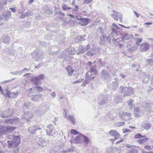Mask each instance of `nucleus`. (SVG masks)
I'll use <instances>...</instances> for the list:
<instances>
[{"mask_svg":"<svg viewBox=\"0 0 153 153\" xmlns=\"http://www.w3.org/2000/svg\"><path fill=\"white\" fill-rule=\"evenodd\" d=\"M10 140L7 141L8 147L12 149L13 153H18L19 152V145L20 141L19 136L11 135L9 136Z\"/></svg>","mask_w":153,"mask_h":153,"instance_id":"f257e3e1","label":"nucleus"},{"mask_svg":"<svg viewBox=\"0 0 153 153\" xmlns=\"http://www.w3.org/2000/svg\"><path fill=\"white\" fill-rule=\"evenodd\" d=\"M87 64L90 69L85 74L86 79L83 82L85 84L89 83L91 80H94L95 76L97 74V66H92V62L91 61H88Z\"/></svg>","mask_w":153,"mask_h":153,"instance_id":"f03ea898","label":"nucleus"},{"mask_svg":"<svg viewBox=\"0 0 153 153\" xmlns=\"http://www.w3.org/2000/svg\"><path fill=\"white\" fill-rule=\"evenodd\" d=\"M87 64L90 69L85 74L86 79L83 82L85 84L89 83L91 80H94L95 76L97 74V66H92V62L91 61H88Z\"/></svg>","mask_w":153,"mask_h":153,"instance_id":"7ed1b4c3","label":"nucleus"},{"mask_svg":"<svg viewBox=\"0 0 153 153\" xmlns=\"http://www.w3.org/2000/svg\"><path fill=\"white\" fill-rule=\"evenodd\" d=\"M76 51L73 49L68 48L62 52L60 56H59L60 58H66L71 55H74L76 53Z\"/></svg>","mask_w":153,"mask_h":153,"instance_id":"20e7f679","label":"nucleus"},{"mask_svg":"<svg viewBox=\"0 0 153 153\" xmlns=\"http://www.w3.org/2000/svg\"><path fill=\"white\" fill-rule=\"evenodd\" d=\"M33 55V57L36 61H39L42 59L44 56L43 52L41 50L34 51Z\"/></svg>","mask_w":153,"mask_h":153,"instance_id":"39448f33","label":"nucleus"},{"mask_svg":"<svg viewBox=\"0 0 153 153\" xmlns=\"http://www.w3.org/2000/svg\"><path fill=\"white\" fill-rule=\"evenodd\" d=\"M44 74H41L38 76L32 77L31 78V81L33 84L35 85H38L40 84V81L43 79L45 78Z\"/></svg>","mask_w":153,"mask_h":153,"instance_id":"423d86ee","label":"nucleus"},{"mask_svg":"<svg viewBox=\"0 0 153 153\" xmlns=\"http://www.w3.org/2000/svg\"><path fill=\"white\" fill-rule=\"evenodd\" d=\"M90 48L89 44H88L85 47H84L82 45L80 44L78 49L76 51L77 55H79L82 54H85V52Z\"/></svg>","mask_w":153,"mask_h":153,"instance_id":"0eeeda50","label":"nucleus"},{"mask_svg":"<svg viewBox=\"0 0 153 153\" xmlns=\"http://www.w3.org/2000/svg\"><path fill=\"white\" fill-rule=\"evenodd\" d=\"M53 151L55 153H69V152L73 153L74 152L71 148L63 150L59 146H57L54 148Z\"/></svg>","mask_w":153,"mask_h":153,"instance_id":"6e6552de","label":"nucleus"},{"mask_svg":"<svg viewBox=\"0 0 153 153\" xmlns=\"http://www.w3.org/2000/svg\"><path fill=\"white\" fill-rule=\"evenodd\" d=\"M99 104L100 105L106 104L108 100V95L107 94H100L98 96Z\"/></svg>","mask_w":153,"mask_h":153,"instance_id":"1a4fd4ad","label":"nucleus"},{"mask_svg":"<svg viewBox=\"0 0 153 153\" xmlns=\"http://www.w3.org/2000/svg\"><path fill=\"white\" fill-rule=\"evenodd\" d=\"M100 77L102 79L108 81L111 80V76L110 73L105 70H102L101 73Z\"/></svg>","mask_w":153,"mask_h":153,"instance_id":"9d476101","label":"nucleus"},{"mask_svg":"<svg viewBox=\"0 0 153 153\" xmlns=\"http://www.w3.org/2000/svg\"><path fill=\"white\" fill-rule=\"evenodd\" d=\"M49 106L46 105H41L39 108L36 111V112L38 114L41 115L49 110Z\"/></svg>","mask_w":153,"mask_h":153,"instance_id":"9b49d317","label":"nucleus"},{"mask_svg":"<svg viewBox=\"0 0 153 153\" xmlns=\"http://www.w3.org/2000/svg\"><path fill=\"white\" fill-rule=\"evenodd\" d=\"M109 134L115 137L114 139L110 140L111 142L114 141L120 138V134L114 130H111L109 132Z\"/></svg>","mask_w":153,"mask_h":153,"instance_id":"f8f14e48","label":"nucleus"},{"mask_svg":"<svg viewBox=\"0 0 153 153\" xmlns=\"http://www.w3.org/2000/svg\"><path fill=\"white\" fill-rule=\"evenodd\" d=\"M15 128V127L11 126H4L2 128V130L3 133L7 134L11 133Z\"/></svg>","mask_w":153,"mask_h":153,"instance_id":"ddd939ff","label":"nucleus"},{"mask_svg":"<svg viewBox=\"0 0 153 153\" xmlns=\"http://www.w3.org/2000/svg\"><path fill=\"white\" fill-rule=\"evenodd\" d=\"M124 95L125 97L126 96H128L131 94H134V89L132 88H127L125 87L124 88Z\"/></svg>","mask_w":153,"mask_h":153,"instance_id":"4468645a","label":"nucleus"},{"mask_svg":"<svg viewBox=\"0 0 153 153\" xmlns=\"http://www.w3.org/2000/svg\"><path fill=\"white\" fill-rule=\"evenodd\" d=\"M11 16V12L10 11H7L5 13L0 15V19L4 20L7 21Z\"/></svg>","mask_w":153,"mask_h":153,"instance_id":"2eb2a0df","label":"nucleus"},{"mask_svg":"<svg viewBox=\"0 0 153 153\" xmlns=\"http://www.w3.org/2000/svg\"><path fill=\"white\" fill-rule=\"evenodd\" d=\"M150 45L148 43H142L140 45V49L142 52H145L148 51Z\"/></svg>","mask_w":153,"mask_h":153,"instance_id":"dca6fc26","label":"nucleus"},{"mask_svg":"<svg viewBox=\"0 0 153 153\" xmlns=\"http://www.w3.org/2000/svg\"><path fill=\"white\" fill-rule=\"evenodd\" d=\"M41 128L36 125L29 127L28 129L29 131L32 134H35L36 131L38 130L41 129Z\"/></svg>","mask_w":153,"mask_h":153,"instance_id":"f3484780","label":"nucleus"},{"mask_svg":"<svg viewBox=\"0 0 153 153\" xmlns=\"http://www.w3.org/2000/svg\"><path fill=\"white\" fill-rule=\"evenodd\" d=\"M111 16L113 17L114 19L116 21H118L119 19L120 21L122 20V14L119 13H116L113 14H111Z\"/></svg>","mask_w":153,"mask_h":153,"instance_id":"a211bd4d","label":"nucleus"},{"mask_svg":"<svg viewBox=\"0 0 153 153\" xmlns=\"http://www.w3.org/2000/svg\"><path fill=\"white\" fill-rule=\"evenodd\" d=\"M6 94L9 98L13 97L14 98L17 97L19 93L18 92L11 93L10 91H8V90H7Z\"/></svg>","mask_w":153,"mask_h":153,"instance_id":"6ab92c4d","label":"nucleus"},{"mask_svg":"<svg viewBox=\"0 0 153 153\" xmlns=\"http://www.w3.org/2000/svg\"><path fill=\"white\" fill-rule=\"evenodd\" d=\"M85 54L89 56H92L96 53V50L94 49H92L91 50L89 49L85 52Z\"/></svg>","mask_w":153,"mask_h":153,"instance_id":"aec40b11","label":"nucleus"},{"mask_svg":"<svg viewBox=\"0 0 153 153\" xmlns=\"http://www.w3.org/2000/svg\"><path fill=\"white\" fill-rule=\"evenodd\" d=\"M133 37V35L130 34L125 33L122 38V39L124 40H128L131 39Z\"/></svg>","mask_w":153,"mask_h":153,"instance_id":"412c9836","label":"nucleus"},{"mask_svg":"<svg viewBox=\"0 0 153 153\" xmlns=\"http://www.w3.org/2000/svg\"><path fill=\"white\" fill-rule=\"evenodd\" d=\"M65 69L69 76H71L73 74L74 70L70 66H68L65 68Z\"/></svg>","mask_w":153,"mask_h":153,"instance_id":"4be33fe9","label":"nucleus"},{"mask_svg":"<svg viewBox=\"0 0 153 153\" xmlns=\"http://www.w3.org/2000/svg\"><path fill=\"white\" fill-rule=\"evenodd\" d=\"M43 90V88L41 87L36 86L31 88V90L33 91L36 93H38L39 92L42 91Z\"/></svg>","mask_w":153,"mask_h":153,"instance_id":"5701e85b","label":"nucleus"},{"mask_svg":"<svg viewBox=\"0 0 153 153\" xmlns=\"http://www.w3.org/2000/svg\"><path fill=\"white\" fill-rule=\"evenodd\" d=\"M89 22V20L87 18H84L83 20H81V22L79 23V24L82 26H85L87 25Z\"/></svg>","mask_w":153,"mask_h":153,"instance_id":"b1692460","label":"nucleus"},{"mask_svg":"<svg viewBox=\"0 0 153 153\" xmlns=\"http://www.w3.org/2000/svg\"><path fill=\"white\" fill-rule=\"evenodd\" d=\"M33 104L29 102H25L23 106L24 109H26L30 108L32 106Z\"/></svg>","mask_w":153,"mask_h":153,"instance_id":"393cba45","label":"nucleus"},{"mask_svg":"<svg viewBox=\"0 0 153 153\" xmlns=\"http://www.w3.org/2000/svg\"><path fill=\"white\" fill-rule=\"evenodd\" d=\"M151 125L148 121H145L143 122L142 127L146 130L149 129L151 127Z\"/></svg>","mask_w":153,"mask_h":153,"instance_id":"a878e982","label":"nucleus"},{"mask_svg":"<svg viewBox=\"0 0 153 153\" xmlns=\"http://www.w3.org/2000/svg\"><path fill=\"white\" fill-rule=\"evenodd\" d=\"M37 93L35 94L33 97H32L31 100L34 101H37L41 99L42 95H36Z\"/></svg>","mask_w":153,"mask_h":153,"instance_id":"bb28decb","label":"nucleus"},{"mask_svg":"<svg viewBox=\"0 0 153 153\" xmlns=\"http://www.w3.org/2000/svg\"><path fill=\"white\" fill-rule=\"evenodd\" d=\"M3 42L4 43L7 44L10 41L9 37L7 35H4L2 37Z\"/></svg>","mask_w":153,"mask_h":153,"instance_id":"cd10ccee","label":"nucleus"},{"mask_svg":"<svg viewBox=\"0 0 153 153\" xmlns=\"http://www.w3.org/2000/svg\"><path fill=\"white\" fill-rule=\"evenodd\" d=\"M147 65L152 66L153 65V59L150 58L147 59L146 60Z\"/></svg>","mask_w":153,"mask_h":153,"instance_id":"c85d7f7f","label":"nucleus"},{"mask_svg":"<svg viewBox=\"0 0 153 153\" xmlns=\"http://www.w3.org/2000/svg\"><path fill=\"white\" fill-rule=\"evenodd\" d=\"M76 39L77 40L76 41V42H80L85 40V39L84 38V37L83 36H79L76 37Z\"/></svg>","mask_w":153,"mask_h":153,"instance_id":"c756f323","label":"nucleus"},{"mask_svg":"<svg viewBox=\"0 0 153 153\" xmlns=\"http://www.w3.org/2000/svg\"><path fill=\"white\" fill-rule=\"evenodd\" d=\"M134 115L136 117H138L140 116V111L139 110V108L137 107L134 109Z\"/></svg>","mask_w":153,"mask_h":153,"instance_id":"7c9ffc66","label":"nucleus"},{"mask_svg":"<svg viewBox=\"0 0 153 153\" xmlns=\"http://www.w3.org/2000/svg\"><path fill=\"white\" fill-rule=\"evenodd\" d=\"M149 140V138L148 137H146L144 138L143 139L138 140L137 141V142L139 144H141L147 142Z\"/></svg>","mask_w":153,"mask_h":153,"instance_id":"2f4dec72","label":"nucleus"},{"mask_svg":"<svg viewBox=\"0 0 153 153\" xmlns=\"http://www.w3.org/2000/svg\"><path fill=\"white\" fill-rule=\"evenodd\" d=\"M4 121L6 123L12 124L14 122L15 120L14 119H5Z\"/></svg>","mask_w":153,"mask_h":153,"instance_id":"473e14b6","label":"nucleus"},{"mask_svg":"<svg viewBox=\"0 0 153 153\" xmlns=\"http://www.w3.org/2000/svg\"><path fill=\"white\" fill-rule=\"evenodd\" d=\"M68 118L74 124L75 122V120L74 116L72 115H69L68 116Z\"/></svg>","mask_w":153,"mask_h":153,"instance_id":"72a5a7b5","label":"nucleus"},{"mask_svg":"<svg viewBox=\"0 0 153 153\" xmlns=\"http://www.w3.org/2000/svg\"><path fill=\"white\" fill-rule=\"evenodd\" d=\"M10 116V114H7L6 111L2 113H1L0 114V116L2 118H6L9 117Z\"/></svg>","mask_w":153,"mask_h":153,"instance_id":"f704fd0d","label":"nucleus"},{"mask_svg":"<svg viewBox=\"0 0 153 153\" xmlns=\"http://www.w3.org/2000/svg\"><path fill=\"white\" fill-rule=\"evenodd\" d=\"M145 137V136L141 135L140 134L137 133L135 134L134 136V138L137 139H142Z\"/></svg>","mask_w":153,"mask_h":153,"instance_id":"c9c22d12","label":"nucleus"},{"mask_svg":"<svg viewBox=\"0 0 153 153\" xmlns=\"http://www.w3.org/2000/svg\"><path fill=\"white\" fill-rule=\"evenodd\" d=\"M105 38L106 36L104 35H102V36L100 37V44L102 45L104 43Z\"/></svg>","mask_w":153,"mask_h":153,"instance_id":"e433bc0d","label":"nucleus"},{"mask_svg":"<svg viewBox=\"0 0 153 153\" xmlns=\"http://www.w3.org/2000/svg\"><path fill=\"white\" fill-rule=\"evenodd\" d=\"M112 85L113 88L116 89L118 87V82L117 81L113 82L112 83Z\"/></svg>","mask_w":153,"mask_h":153,"instance_id":"4c0bfd02","label":"nucleus"},{"mask_svg":"<svg viewBox=\"0 0 153 153\" xmlns=\"http://www.w3.org/2000/svg\"><path fill=\"white\" fill-rule=\"evenodd\" d=\"M82 138L84 143L86 144H88L89 142V140L88 138L85 136L82 135Z\"/></svg>","mask_w":153,"mask_h":153,"instance_id":"58836bf2","label":"nucleus"},{"mask_svg":"<svg viewBox=\"0 0 153 153\" xmlns=\"http://www.w3.org/2000/svg\"><path fill=\"white\" fill-rule=\"evenodd\" d=\"M135 39L136 41V44L137 46L140 45V42H142V39L140 38L137 37L135 38Z\"/></svg>","mask_w":153,"mask_h":153,"instance_id":"ea45409f","label":"nucleus"},{"mask_svg":"<svg viewBox=\"0 0 153 153\" xmlns=\"http://www.w3.org/2000/svg\"><path fill=\"white\" fill-rule=\"evenodd\" d=\"M128 153H139V151L137 149L134 148L129 150Z\"/></svg>","mask_w":153,"mask_h":153,"instance_id":"a19ab883","label":"nucleus"},{"mask_svg":"<svg viewBox=\"0 0 153 153\" xmlns=\"http://www.w3.org/2000/svg\"><path fill=\"white\" fill-rule=\"evenodd\" d=\"M29 114L28 115V116H29V117H27V114H25L24 115V117L25 118V119L26 120H27V122H29V121H30V119L33 116L31 114H30V113H29Z\"/></svg>","mask_w":153,"mask_h":153,"instance_id":"79ce46f5","label":"nucleus"},{"mask_svg":"<svg viewBox=\"0 0 153 153\" xmlns=\"http://www.w3.org/2000/svg\"><path fill=\"white\" fill-rule=\"evenodd\" d=\"M137 50V47L132 46L128 49V51L129 52L136 51Z\"/></svg>","mask_w":153,"mask_h":153,"instance_id":"37998d69","label":"nucleus"},{"mask_svg":"<svg viewBox=\"0 0 153 153\" xmlns=\"http://www.w3.org/2000/svg\"><path fill=\"white\" fill-rule=\"evenodd\" d=\"M53 129H47L46 130L47 134L49 136H51L53 135L54 134H53Z\"/></svg>","mask_w":153,"mask_h":153,"instance_id":"c03bdc74","label":"nucleus"},{"mask_svg":"<svg viewBox=\"0 0 153 153\" xmlns=\"http://www.w3.org/2000/svg\"><path fill=\"white\" fill-rule=\"evenodd\" d=\"M83 134H80L76 136L75 138V140L77 142H79L80 139L82 138Z\"/></svg>","mask_w":153,"mask_h":153,"instance_id":"a18cd8bd","label":"nucleus"},{"mask_svg":"<svg viewBox=\"0 0 153 153\" xmlns=\"http://www.w3.org/2000/svg\"><path fill=\"white\" fill-rule=\"evenodd\" d=\"M35 94V92H33V91L31 90L30 88L29 91V93L28 94V95L29 97H33L34 94Z\"/></svg>","mask_w":153,"mask_h":153,"instance_id":"49530a36","label":"nucleus"},{"mask_svg":"<svg viewBox=\"0 0 153 153\" xmlns=\"http://www.w3.org/2000/svg\"><path fill=\"white\" fill-rule=\"evenodd\" d=\"M47 145L46 142L43 140H40L39 145L42 147H44Z\"/></svg>","mask_w":153,"mask_h":153,"instance_id":"de8ad7c7","label":"nucleus"},{"mask_svg":"<svg viewBox=\"0 0 153 153\" xmlns=\"http://www.w3.org/2000/svg\"><path fill=\"white\" fill-rule=\"evenodd\" d=\"M62 7L64 10H69L71 9V8L70 7H68L67 5L65 4H62Z\"/></svg>","mask_w":153,"mask_h":153,"instance_id":"09e8293b","label":"nucleus"},{"mask_svg":"<svg viewBox=\"0 0 153 153\" xmlns=\"http://www.w3.org/2000/svg\"><path fill=\"white\" fill-rule=\"evenodd\" d=\"M74 76L76 77L77 79L78 78V76L79 75V72L78 71L74 70L73 74Z\"/></svg>","mask_w":153,"mask_h":153,"instance_id":"8fccbe9b","label":"nucleus"},{"mask_svg":"<svg viewBox=\"0 0 153 153\" xmlns=\"http://www.w3.org/2000/svg\"><path fill=\"white\" fill-rule=\"evenodd\" d=\"M71 133L72 134L76 135L79 134V133L76 130L72 129L71 130Z\"/></svg>","mask_w":153,"mask_h":153,"instance_id":"3c124183","label":"nucleus"},{"mask_svg":"<svg viewBox=\"0 0 153 153\" xmlns=\"http://www.w3.org/2000/svg\"><path fill=\"white\" fill-rule=\"evenodd\" d=\"M92 151L93 153H99V151L97 148L96 147H93Z\"/></svg>","mask_w":153,"mask_h":153,"instance_id":"603ef678","label":"nucleus"},{"mask_svg":"<svg viewBox=\"0 0 153 153\" xmlns=\"http://www.w3.org/2000/svg\"><path fill=\"white\" fill-rule=\"evenodd\" d=\"M121 100V98L119 97H117L114 98V102L117 104Z\"/></svg>","mask_w":153,"mask_h":153,"instance_id":"864d4df0","label":"nucleus"},{"mask_svg":"<svg viewBox=\"0 0 153 153\" xmlns=\"http://www.w3.org/2000/svg\"><path fill=\"white\" fill-rule=\"evenodd\" d=\"M105 118L106 121H108L111 120V117L110 115L107 114L105 117Z\"/></svg>","mask_w":153,"mask_h":153,"instance_id":"5fc2aeb1","label":"nucleus"},{"mask_svg":"<svg viewBox=\"0 0 153 153\" xmlns=\"http://www.w3.org/2000/svg\"><path fill=\"white\" fill-rule=\"evenodd\" d=\"M122 130L124 133H126L131 131L129 129H126V128H123Z\"/></svg>","mask_w":153,"mask_h":153,"instance_id":"6e6d98bb","label":"nucleus"},{"mask_svg":"<svg viewBox=\"0 0 153 153\" xmlns=\"http://www.w3.org/2000/svg\"><path fill=\"white\" fill-rule=\"evenodd\" d=\"M7 3L6 0H0V4L5 5Z\"/></svg>","mask_w":153,"mask_h":153,"instance_id":"4d7b16f0","label":"nucleus"},{"mask_svg":"<svg viewBox=\"0 0 153 153\" xmlns=\"http://www.w3.org/2000/svg\"><path fill=\"white\" fill-rule=\"evenodd\" d=\"M144 148L148 150H151L152 149V148L151 146L149 145H146L144 146Z\"/></svg>","mask_w":153,"mask_h":153,"instance_id":"13d9d810","label":"nucleus"},{"mask_svg":"<svg viewBox=\"0 0 153 153\" xmlns=\"http://www.w3.org/2000/svg\"><path fill=\"white\" fill-rule=\"evenodd\" d=\"M26 14H27L26 16H31L33 15V12H30V11H28L27 12H26Z\"/></svg>","mask_w":153,"mask_h":153,"instance_id":"bf43d9fd","label":"nucleus"},{"mask_svg":"<svg viewBox=\"0 0 153 153\" xmlns=\"http://www.w3.org/2000/svg\"><path fill=\"white\" fill-rule=\"evenodd\" d=\"M83 79H80L78 80H77L75 82H73V83L74 84H75L77 83H79L81 82L82 81H83Z\"/></svg>","mask_w":153,"mask_h":153,"instance_id":"052dcab7","label":"nucleus"},{"mask_svg":"<svg viewBox=\"0 0 153 153\" xmlns=\"http://www.w3.org/2000/svg\"><path fill=\"white\" fill-rule=\"evenodd\" d=\"M123 115L124 116H127L128 117H130L131 115V114L130 113L123 112Z\"/></svg>","mask_w":153,"mask_h":153,"instance_id":"680f3d73","label":"nucleus"},{"mask_svg":"<svg viewBox=\"0 0 153 153\" xmlns=\"http://www.w3.org/2000/svg\"><path fill=\"white\" fill-rule=\"evenodd\" d=\"M133 102L134 100H133L130 99L128 103V104L129 105L132 106L133 105Z\"/></svg>","mask_w":153,"mask_h":153,"instance_id":"e2e57ef3","label":"nucleus"},{"mask_svg":"<svg viewBox=\"0 0 153 153\" xmlns=\"http://www.w3.org/2000/svg\"><path fill=\"white\" fill-rule=\"evenodd\" d=\"M49 54L51 55H54L55 54H56V52L53 51H49L48 52Z\"/></svg>","mask_w":153,"mask_h":153,"instance_id":"0e129e2a","label":"nucleus"},{"mask_svg":"<svg viewBox=\"0 0 153 153\" xmlns=\"http://www.w3.org/2000/svg\"><path fill=\"white\" fill-rule=\"evenodd\" d=\"M6 113L7 114H10V115H11L12 114V110L10 109H8L7 111H6Z\"/></svg>","mask_w":153,"mask_h":153,"instance_id":"69168bd1","label":"nucleus"},{"mask_svg":"<svg viewBox=\"0 0 153 153\" xmlns=\"http://www.w3.org/2000/svg\"><path fill=\"white\" fill-rule=\"evenodd\" d=\"M50 94L51 95L52 98H55L56 96V94L55 92H53L52 93H50Z\"/></svg>","mask_w":153,"mask_h":153,"instance_id":"338daca9","label":"nucleus"},{"mask_svg":"<svg viewBox=\"0 0 153 153\" xmlns=\"http://www.w3.org/2000/svg\"><path fill=\"white\" fill-rule=\"evenodd\" d=\"M26 13H25L24 14H22L21 15H20L19 16V17L20 18H25V17L27 16H26Z\"/></svg>","mask_w":153,"mask_h":153,"instance_id":"774afa93","label":"nucleus"}]
</instances>
